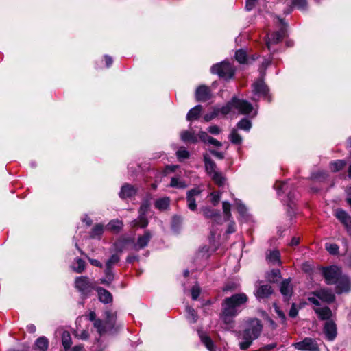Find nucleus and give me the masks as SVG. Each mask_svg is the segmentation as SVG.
I'll list each match as a JSON object with an SVG mask.
<instances>
[{"label": "nucleus", "mask_w": 351, "mask_h": 351, "mask_svg": "<svg viewBox=\"0 0 351 351\" xmlns=\"http://www.w3.org/2000/svg\"><path fill=\"white\" fill-rule=\"evenodd\" d=\"M201 293L200 288L198 285H194L191 289L192 299L196 300L199 296Z\"/></svg>", "instance_id": "nucleus-50"}, {"label": "nucleus", "mask_w": 351, "mask_h": 351, "mask_svg": "<svg viewBox=\"0 0 351 351\" xmlns=\"http://www.w3.org/2000/svg\"><path fill=\"white\" fill-rule=\"evenodd\" d=\"M200 339L209 351H215V346L212 339L206 335L201 334Z\"/></svg>", "instance_id": "nucleus-29"}, {"label": "nucleus", "mask_w": 351, "mask_h": 351, "mask_svg": "<svg viewBox=\"0 0 351 351\" xmlns=\"http://www.w3.org/2000/svg\"><path fill=\"white\" fill-rule=\"evenodd\" d=\"M335 215L343 224L348 232L351 234V216L342 209L336 210Z\"/></svg>", "instance_id": "nucleus-13"}, {"label": "nucleus", "mask_w": 351, "mask_h": 351, "mask_svg": "<svg viewBox=\"0 0 351 351\" xmlns=\"http://www.w3.org/2000/svg\"><path fill=\"white\" fill-rule=\"evenodd\" d=\"M293 346L301 351H319L317 341L311 337H305L302 341L293 343Z\"/></svg>", "instance_id": "nucleus-8"}, {"label": "nucleus", "mask_w": 351, "mask_h": 351, "mask_svg": "<svg viewBox=\"0 0 351 351\" xmlns=\"http://www.w3.org/2000/svg\"><path fill=\"white\" fill-rule=\"evenodd\" d=\"M136 193V189L130 184H125L121 187L119 196L122 199L130 197Z\"/></svg>", "instance_id": "nucleus-23"}, {"label": "nucleus", "mask_w": 351, "mask_h": 351, "mask_svg": "<svg viewBox=\"0 0 351 351\" xmlns=\"http://www.w3.org/2000/svg\"><path fill=\"white\" fill-rule=\"evenodd\" d=\"M275 187L278 191V192L281 191L282 193H285L288 189V183L278 182L275 184Z\"/></svg>", "instance_id": "nucleus-51"}, {"label": "nucleus", "mask_w": 351, "mask_h": 351, "mask_svg": "<svg viewBox=\"0 0 351 351\" xmlns=\"http://www.w3.org/2000/svg\"><path fill=\"white\" fill-rule=\"evenodd\" d=\"M35 346L40 351H46L49 346L48 339L45 337L38 338L35 342Z\"/></svg>", "instance_id": "nucleus-28"}, {"label": "nucleus", "mask_w": 351, "mask_h": 351, "mask_svg": "<svg viewBox=\"0 0 351 351\" xmlns=\"http://www.w3.org/2000/svg\"><path fill=\"white\" fill-rule=\"evenodd\" d=\"M208 130L213 134H218L221 132L220 128L217 125H211L208 128Z\"/></svg>", "instance_id": "nucleus-56"}, {"label": "nucleus", "mask_w": 351, "mask_h": 351, "mask_svg": "<svg viewBox=\"0 0 351 351\" xmlns=\"http://www.w3.org/2000/svg\"><path fill=\"white\" fill-rule=\"evenodd\" d=\"M201 210L206 218L212 219L213 217H217L221 221V215L218 210L213 209L209 206L202 207Z\"/></svg>", "instance_id": "nucleus-25"}, {"label": "nucleus", "mask_w": 351, "mask_h": 351, "mask_svg": "<svg viewBox=\"0 0 351 351\" xmlns=\"http://www.w3.org/2000/svg\"><path fill=\"white\" fill-rule=\"evenodd\" d=\"M324 333L329 341H332L337 336V326L332 320H328L324 326Z\"/></svg>", "instance_id": "nucleus-16"}, {"label": "nucleus", "mask_w": 351, "mask_h": 351, "mask_svg": "<svg viewBox=\"0 0 351 351\" xmlns=\"http://www.w3.org/2000/svg\"><path fill=\"white\" fill-rule=\"evenodd\" d=\"M123 226V223L121 221L116 219L112 220L108 223L106 228L108 230H110L112 232H119Z\"/></svg>", "instance_id": "nucleus-31"}, {"label": "nucleus", "mask_w": 351, "mask_h": 351, "mask_svg": "<svg viewBox=\"0 0 351 351\" xmlns=\"http://www.w3.org/2000/svg\"><path fill=\"white\" fill-rule=\"evenodd\" d=\"M104 227L101 224L95 225L90 232V237L92 238H96L100 237L104 232Z\"/></svg>", "instance_id": "nucleus-41"}, {"label": "nucleus", "mask_w": 351, "mask_h": 351, "mask_svg": "<svg viewBox=\"0 0 351 351\" xmlns=\"http://www.w3.org/2000/svg\"><path fill=\"white\" fill-rule=\"evenodd\" d=\"M186 318L191 323H195L197 320L198 315L195 311L191 306H186Z\"/></svg>", "instance_id": "nucleus-35"}, {"label": "nucleus", "mask_w": 351, "mask_h": 351, "mask_svg": "<svg viewBox=\"0 0 351 351\" xmlns=\"http://www.w3.org/2000/svg\"><path fill=\"white\" fill-rule=\"evenodd\" d=\"M94 326L97 328V332L102 335L106 332L109 329L108 328V326L106 325V323L104 324L101 319H97L94 322Z\"/></svg>", "instance_id": "nucleus-42"}, {"label": "nucleus", "mask_w": 351, "mask_h": 351, "mask_svg": "<svg viewBox=\"0 0 351 351\" xmlns=\"http://www.w3.org/2000/svg\"><path fill=\"white\" fill-rule=\"evenodd\" d=\"M222 207H223V214L225 216L224 220L230 221V218L232 217V215H231V212H230V208H231L230 204L227 201H224L222 203Z\"/></svg>", "instance_id": "nucleus-38"}, {"label": "nucleus", "mask_w": 351, "mask_h": 351, "mask_svg": "<svg viewBox=\"0 0 351 351\" xmlns=\"http://www.w3.org/2000/svg\"><path fill=\"white\" fill-rule=\"evenodd\" d=\"M326 249L331 254H337L339 252V247L337 244L334 243H326Z\"/></svg>", "instance_id": "nucleus-49"}, {"label": "nucleus", "mask_w": 351, "mask_h": 351, "mask_svg": "<svg viewBox=\"0 0 351 351\" xmlns=\"http://www.w3.org/2000/svg\"><path fill=\"white\" fill-rule=\"evenodd\" d=\"M75 288L83 295L89 294L94 289V282L87 276L77 277L75 280Z\"/></svg>", "instance_id": "nucleus-7"}, {"label": "nucleus", "mask_w": 351, "mask_h": 351, "mask_svg": "<svg viewBox=\"0 0 351 351\" xmlns=\"http://www.w3.org/2000/svg\"><path fill=\"white\" fill-rule=\"evenodd\" d=\"M119 260L120 258L117 254L112 255L111 257L106 262V267L112 268L113 265L119 263Z\"/></svg>", "instance_id": "nucleus-48"}, {"label": "nucleus", "mask_w": 351, "mask_h": 351, "mask_svg": "<svg viewBox=\"0 0 351 351\" xmlns=\"http://www.w3.org/2000/svg\"><path fill=\"white\" fill-rule=\"evenodd\" d=\"M170 186L178 189H184L186 187V184L179 178L173 177L171 178Z\"/></svg>", "instance_id": "nucleus-43"}, {"label": "nucleus", "mask_w": 351, "mask_h": 351, "mask_svg": "<svg viewBox=\"0 0 351 351\" xmlns=\"http://www.w3.org/2000/svg\"><path fill=\"white\" fill-rule=\"evenodd\" d=\"M256 0H246L245 8L250 11L254 7L255 2Z\"/></svg>", "instance_id": "nucleus-60"}, {"label": "nucleus", "mask_w": 351, "mask_h": 351, "mask_svg": "<svg viewBox=\"0 0 351 351\" xmlns=\"http://www.w3.org/2000/svg\"><path fill=\"white\" fill-rule=\"evenodd\" d=\"M220 113L221 114V108H215L212 112L204 115V120L207 122L210 121L212 119H215Z\"/></svg>", "instance_id": "nucleus-45"}, {"label": "nucleus", "mask_w": 351, "mask_h": 351, "mask_svg": "<svg viewBox=\"0 0 351 351\" xmlns=\"http://www.w3.org/2000/svg\"><path fill=\"white\" fill-rule=\"evenodd\" d=\"M267 262L272 265H280V254L278 250H268L265 254Z\"/></svg>", "instance_id": "nucleus-17"}, {"label": "nucleus", "mask_w": 351, "mask_h": 351, "mask_svg": "<svg viewBox=\"0 0 351 351\" xmlns=\"http://www.w3.org/2000/svg\"><path fill=\"white\" fill-rule=\"evenodd\" d=\"M210 153L213 156H215V157H217V158H218L219 159H223L224 158L223 154L222 152H217V151H215V150H211Z\"/></svg>", "instance_id": "nucleus-64"}, {"label": "nucleus", "mask_w": 351, "mask_h": 351, "mask_svg": "<svg viewBox=\"0 0 351 351\" xmlns=\"http://www.w3.org/2000/svg\"><path fill=\"white\" fill-rule=\"evenodd\" d=\"M62 343L64 348L67 350L69 349L72 343L71 335L67 331H64L62 334Z\"/></svg>", "instance_id": "nucleus-36"}, {"label": "nucleus", "mask_w": 351, "mask_h": 351, "mask_svg": "<svg viewBox=\"0 0 351 351\" xmlns=\"http://www.w3.org/2000/svg\"><path fill=\"white\" fill-rule=\"evenodd\" d=\"M211 96L210 90L206 86L202 85L196 89L195 98L197 101H206L211 98Z\"/></svg>", "instance_id": "nucleus-14"}, {"label": "nucleus", "mask_w": 351, "mask_h": 351, "mask_svg": "<svg viewBox=\"0 0 351 351\" xmlns=\"http://www.w3.org/2000/svg\"><path fill=\"white\" fill-rule=\"evenodd\" d=\"M202 192V190L200 189L199 187L193 188L187 192V194H186L187 206H188V208L191 210L195 211L197 209L195 198H196V197L199 196Z\"/></svg>", "instance_id": "nucleus-12"}, {"label": "nucleus", "mask_w": 351, "mask_h": 351, "mask_svg": "<svg viewBox=\"0 0 351 351\" xmlns=\"http://www.w3.org/2000/svg\"><path fill=\"white\" fill-rule=\"evenodd\" d=\"M73 265L72 266V269L77 273H82L84 271L86 264L84 261L81 258H76L74 261Z\"/></svg>", "instance_id": "nucleus-32"}, {"label": "nucleus", "mask_w": 351, "mask_h": 351, "mask_svg": "<svg viewBox=\"0 0 351 351\" xmlns=\"http://www.w3.org/2000/svg\"><path fill=\"white\" fill-rule=\"evenodd\" d=\"M198 137L202 141L208 142L210 136L206 132L202 131L198 134Z\"/></svg>", "instance_id": "nucleus-57"}, {"label": "nucleus", "mask_w": 351, "mask_h": 351, "mask_svg": "<svg viewBox=\"0 0 351 351\" xmlns=\"http://www.w3.org/2000/svg\"><path fill=\"white\" fill-rule=\"evenodd\" d=\"M252 105L247 101L233 97L226 105L221 108V112L223 115L236 113L248 114L252 111Z\"/></svg>", "instance_id": "nucleus-4"}, {"label": "nucleus", "mask_w": 351, "mask_h": 351, "mask_svg": "<svg viewBox=\"0 0 351 351\" xmlns=\"http://www.w3.org/2000/svg\"><path fill=\"white\" fill-rule=\"evenodd\" d=\"M177 156L180 159L188 158L189 156V152L185 149H180L177 153Z\"/></svg>", "instance_id": "nucleus-52"}, {"label": "nucleus", "mask_w": 351, "mask_h": 351, "mask_svg": "<svg viewBox=\"0 0 351 351\" xmlns=\"http://www.w3.org/2000/svg\"><path fill=\"white\" fill-rule=\"evenodd\" d=\"M237 128L240 130H243L245 131H249L252 128V123L250 120L247 119H242L240 121L237 123Z\"/></svg>", "instance_id": "nucleus-39"}, {"label": "nucleus", "mask_w": 351, "mask_h": 351, "mask_svg": "<svg viewBox=\"0 0 351 351\" xmlns=\"http://www.w3.org/2000/svg\"><path fill=\"white\" fill-rule=\"evenodd\" d=\"M248 300L247 295L244 293H237L231 297L226 298L222 303V313L221 319L226 324L233 322V318L239 313V308L245 304Z\"/></svg>", "instance_id": "nucleus-1"}, {"label": "nucleus", "mask_w": 351, "mask_h": 351, "mask_svg": "<svg viewBox=\"0 0 351 351\" xmlns=\"http://www.w3.org/2000/svg\"><path fill=\"white\" fill-rule=\"evenodd\" d=\"M96 291L98 293V298L101 302L108 304L112 302V295L108 290L102 287H97Z\"/></svg>", "instance_id": "nucleus-20"}, {"label": "nucleus", "mask_w": 351, "mask_h": 351, "mask_svg": "<svg viewBox=\"0 0 351 351\" xmlns=\"http://www.w3.org/2000/svg\"><path fill=\"white\" fill-rule=\"evenodd\" d=\"M151 239V234L147 231L145 234L138 238L137 242L135 245L136 250H138L147 246Z\"/></svg>", "instance_id": "nucleus-24"}, {"label": "nucleus", "mask_w": 351, "mask_h": 351, "mask_svg": "<svg viewBox=\"0 0 351 351\" xmlns=\"http://www.w3.org/2000/svg\"><path fill=\"white\" fill-rule=\"evenodd\" d=\"M212 219L213 221L212 222V230H210V234H211L212 237L214 238L215 234V232L214 231V226L216 224H222L223 219H222L221 217V221L219 219H218L217 217H213Z\"/></svg>", "instance_id": "nucleus-55"}, {"label": "nucleus", "mask_w": 351, "mask_h": 351, "mask_svg": "<svg viewBox=\"0 0 351 351\" xmlns=\"http://www.w3.org/2000/svg\"><path fill=\"white\" fill-rule=\"evenodd\" d=\"M253 93L254 96L267 97L269 93V88L264 82V77H259L252 85Z\"/></svg>", "instance_id": "nucleus-11"}, {"label": "nucleus", "mask_w": 351, "mask_h": 351, "mask_svg": "<svg viewBox=\"0 0 351 351\" xmlns=\"http://www.w3.org/2000/svg\"><path fill=\"white\" fill-rule=\"evenodd\" d=\"M229 139L232 143L235 145H240L242 143V137L237 132L236 129H232L230 135Z\"/></svg>", "instance_id": "nucleus-33"}, {"label": "nucleus", "mask_w": 351, "mask_h": 351, "mask_svg": "<svg viewBox=\"0 0 351 351\" xmlns=\"http://www.w3.org/2000/svg\"><path fill=\"white\" fill-rule=\"evenodd\" d=\"M270 64H271V60H270L265 59L263 61V62L261 64V66L259 68L260 77H265V71H266L267 68L270 65Z\"/></svg>", "instance_id": "nucleus-47"}, {"label": "nucleus", "mask_w": 351, "mask_h": 351, "mask_svg": "<svg viewBox=\"0 0 351 351\" xmlns=\"http://www.w3.org/2000/svg\"><path fill=\"white\" fill-rule=\"evenodd\" d=\"M298 315V310L295 308V306L294 304H292L291 308L289 311V316L291 317H295Z\"/></svg>", "instance_id": "nucleus-62"}, {"label": "nucleus", "mask_w": 351, "mask_h": 351, "mask_svg": "<svg viewBox=\"0 0 351 351\" xmlns=\"http://www.w3.org/2000/svg\"><path fill=\"white\" fill-rule=\"evenodd\" d=\"M235 204L239 213L241 215H244L247 211V208H245V206L240 201L238 200L236 201Z\"/></svg>", "instance_id": "nucleus-53"}, {"label": "nucleus", "mask_w": 351, "mask_h": 351, "mask_svg": "<svg viewBox=\"0 0 351 351\" xmlns=\"http://www.w3.org/2000/svg\"><path fill=\"white\" fill-rule=\"evenodd\" d=\"M149 208V204L147 201L142 203L139 208V216L138 219L132 221L131 226L134 228H145L148 224L147 219L145 216L146 213Z\"/></svg>", "instance_id": "nucleus-9"}, {"label": "nucleus", "mask_w": 351, "mask_h": 351, "mask_svg": "<svg viewBox=\"0 0 351 351\" xmlns=\"http://www.w3.org/2000/svg\"><path fill=\"white\" fill-rule=\"evenodd\" d=\"M169 199L168 197L160 198L156 201L155 206L159 210H165L169 205Z\"/></svg>", "instance_id": "nucleus-37"}, {"label": "nucleus", "mask_w": 351, "mask_h": 351, "mask_svg": "<svg viewBox=\"0 0 351 351\" xmlns=\"http://www.w3.org/2000/svg\"><path fill=\"white\" fill-rule=\"evenodd\" d=\"M106 325L108 326V329H112L115 321H116V313L110 311H106Z\"/></svg>", "instance_id": "nucleus-30"}, {"label": "nucleus", "mask_w": 351, "mask_h": 351, "mask_svg": "<svg viewBox=\"0 0 351 351\" xmlns=\"http://www.w3.org/2000/svg\"><path fill=\"white\" fill-rule=\"evenodd\" d=\"M211 73L218 75L220 77L230 79L234 75V70L228 62H222L211 67Z\"/></svg>", "instance_id": "nucleus-6"}, {"label": "nucleus", "mask_w": 351, "mask_h": 351, "mask_svg": "<svg viewBox=\"0 0 351 351\" xmlns=\"http://www.w3.org/2000/svg\"><path fill=\"white\" fill-rule=\"evenodd\" d=\"M88 259L92 265L99 267V268L102 267V266H103L102 263L100 261H99L98 260L90 258H88Z\"/></svg>", "instance_id": "nucleus-61"}, {"label": "nucleus", "mask_w": 351, "mask_h": 351, "mask_svg": "<svg viewBox=\"0 0 351 351\" xmlns=\"http://www.w3.org/2000/svg\"><path fill=\"white\" fill-rule=\"evenodd\" d=\"M235 58L239 63H245L247 60V54L245 51L243 49L237 51L235 53Z\"/></svg>", "instance_id": "nucleus-44"}, {"label": "nucleus", "mask_w": 351, "mask_h": 351, "mask_svg": "<svg viewBox=\"0 0 351 351\" xmlns=\"http://www.w3.org/2000/svg\"><path fill=\"white\" fill-rule=\"evenodd\" d=\"M314 311L322 320H328L332 317V311L329 307H317L314 308Z\"/></svg>", "instance_id": "nucleus-22"}, {"label": "nucleus", "mask_w": 351, "mask_h": 351, "mask_svg": "<svg viewBox=\"0 0 351 351\" xmlns=\"http://www.w3.org/2000/svg\"><path fill=\"white\" fill-rule=\"evenodd\" d=\"M202 109V107L201 105H197L194 108H191L186 115V119L188 121L197 119L199 117Z\"/></svg>", "instance_id": "nucleus-26"}, {"label": "nucleus", "mask_w": 351, "mask_h": 351, "mask_svg": "<svg viewBox=\"0 0 351 351\" xmlns=\"http://www.w3.org/2000/svg\"><path fill=\"white\" fill-rule=\"evenodd\" d=\"M346 165V162L343 160H337L330 163V168L333 172L341 170Z\"/></svg>", "instance_id": "nucleus-40"}, {"label": "nucleus", "mask_w": 351, "mask_h": 351, "mask_svg": "<svg viewBox=\"0 0 351 351\" xmlns=\"http://www.w3.org/2000/svg\"><path fill=\"white\" fill-rule=\"evenodd\" d=\"M313 294L319 300L327 303H331L335 299V294L330 290L327 289L317 290L313 292Z\"/></svg>", "instance_id": "nucleus-15"}, {"label": "nucleus", "mask_w": 351, "mask_h": 351, "mask_svg": "<svg viewBox=\"0 0 351 351\" xmlns=\"http://www.w3.org/2000/svg\"><path fill=\"white\" fill-rule=\"evenodd\" d=\"M235 232V223L234 221H230L228 225L226 232L228 234H231Z\"/></svg>", "instance_id": "nucleus-63"}, {"label": "nucleus", "mask_w": 351, "mask_h": 351, "mask_svg": "<svg viewBox=\"0 0 351 351\" xmlns=\"http://www.w3.org/2000/svg\"><path fill=\"white\" fill-rule=\"evenodd\" d=\"M180 138L184 142H191L195 143L198 141L197 137L193 132L190 131H184L180 134Z\"/></svg>", "instance_id": "nucleus-27"}, {"label": "nucleus", "mask_w": 351, "mask_h": 351, "mask_svg": "<svg viewBox=\"0 0 351 351\" xmlns=\"http://www.w3.org/2000/svg\"><path fill=\"white\" fill-rule=\"evenodd\" d=\"M276 19L282 25L280 29L278 32L273 33L271 36H268L265 40L266 45L269 49L272 45L276 44L280 42L286 35L285 27L284 25L283 20L276 17Z\"/></svg>", "instance_id": "nucleus-10"}, {"label": "nucleus", "mask_w": 351, "mask_h": 351, "mask_svg": "<svg viewBox=\"0 0 351 351\" xmlns=\"http://www.w3.org/2000/svg\"><path fill=\"white\" fill-rule=\"evenodd\" d=\"M106 277L101 279V283L109 285L114 280V274L112 268L106 267L105 270Z\"/></svg>", "instance_id": "nucleus-34"}, {"label": "nucleus", "mask_w": 351, "mask_h": 351, "mask_svg": "<svg viewBox=\"0 0 351 351\" xmlns=\"http://www.w3.org/2000/svg\"><path fill=\"white\" fill-rule=\"evenodd\" d=\"M280 278V271L279 269H273L268 274L267 279L269 282H274Z\"/></svg>", "instance_id": "nucleus-46"}, {"label": "nucleus", "mask_w": 351, "mask_h": 351, "mask_svg": "<svg viewBox=\"0 0 351 351\" xmlns=\"http://www.w3.org/2000/svg\"><path fill=\"white\" fill-rule=\"evenodd\" d=\"M76 337L80 339L85 340L88 337V333L86 330H82L80 332L76 333Z\"/></svg>", "instance_id": "nucleus-58"}, {"label": "nucleus", "mask_w": 351, "mask_h": 351, "mask_svg": "<svg viewBox=\"0 0 351 351\" xmlns=\"http://www.w3.org/2000/svg\"><path fill=\"white\" fill-rule=\"evenodd\" d=\"M208 143L216 147H221L222 145L221 142L211 136L208 138Z\"/></svg>", "instance_id": "nucleus-59"}, {"label": "nucleus", "mask_w": 351, "mask_h": 351, "mask_svg": "<svg viewBox=\"0 0 351 351\" xmlns=\"http://www.w3.org/2000/svg\"><path fill=\"white\" fill-rule=\"evenodd\" d=\"M204 161L206 171L213 181L219 186H224L226 184V178L218 171L217 165L207 154L204 155Z\"/></svg>", "instance_id": "nucleus-5"}, {"label": "nucleus", "mask_w": 351, "mask_h": 351, "mask_svg": "<svg viewBox=\"0 0 351 351\" xmlns=\"http://www.w3.org/2000/svg\"><path fill=\"white\" fill-rule=\"evenodd\" d=\"M210 196H211V202L213 203V204L214 206H216L219 200H220V198H221V193H215V192H213L210 193Z\"/></svg>", "instance_id": "nucleus-54"}, {"label": "nucleus", "mask_w": 351, "mask_h": 351, "mask_svg": "<svg viewBox=\"0 0 351 351\" xmlns=\"http://www.w3.org/2000/svg\"><path fill=\"white\" fill-rule=\"evenodd\" d=\"M280 291L285 297V300H289L292 295V287L289 279H286L281 282Z\"/></svg>", "instance_id": "nucleus-21"}, {"label": "nucleus", "mask_w": 351, "mask_h": 351, "mask_svg": "<svg viewBox=\"0 0 351 351\" xmlns=\"http://www.w3.org/2000/svg\"><path fill=\"white\" fill-rule=\"evenodd\" d=\"M285 3L288 7L285 11V14L290 13L293 7L300 10H304L307 5L306 0H286Z\"/></svg>", "instance_id": "nucleus-19"}, {"label": "nucleus", "mask_w": 351, "mask_h": 351, "mask_svg": "<svg viewBox=\"0 0 351 351\" xmlns=\"http://www.w3.org/2000/svg\"><path fill=\"white\" fill-rule=\"evenodd\" d=\"M323 274L327 284L336 285V293L348 292L351 289V282L348 276L342 275L341 270L337 266L324 268Z\"/></svg>", "instance_id": "nucleus-2"}, {"label": "nucleus", "mask_w": 351, "mask_h": 351, "mask_svg": "<svg viewBox=\"0 0 351 351\" xmlns=\"http://www.w3.org/2000/svg\"><path fill=\"white\" fill-rule=\"evenodd\" d=\"M273 293L272 288L269 285H263L258 286L255 291L256 297L261 300L268 298Z\"/></svg>", "instance_id": "nucleus-18"}, {"label": "nucleus", "mask_w": 351, "mask_h": 351, "mask_svg": "<svg viewBox=\"0 0 351 351\" xmlns=\"http://www.w3.org/2000/svg\"><path fill=\"white\" fill-rule=\"evenodd\" d=\"M263 326L258 319H252L247 322L245 329L239 335L241 341L239 347L241 350L247 349L253 340L258 338L262 330Z\"/></svg>", "instance_id": "nucleus-3"}]
</instances>
